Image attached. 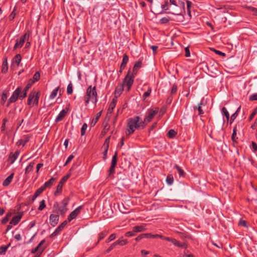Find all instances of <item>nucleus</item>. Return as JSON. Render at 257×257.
Masks as SVG:
<instances>
[{
    "label": "nucleus",
    "mask_w": 257,
    "mask_h": 257,
    "mask_svg": "<svg viewBox=\"0 0 257 257\" xmlns=\"http://www.w3.org/2000/svg\"><path fill=\"white\" fill-rule=\"evenodd\" d=\"M25 42L23 39H21V38L18 39L16 40V42L14 47V50L17 49L18 48H21L24 44Z\"/></svg>",
    "instance_id": "obj_27"
},
{
    "label": "nucleus",
    "mask_w": 257,
    "mask_h": 257,
    "mask_svg": "<svg viewBox=\"0 0 257 257\" xmlns=\"http://www.w3.org/2000/svg\"><path fill=\"white\" fill-rule=\"evenodd\" d=\"M177 134V132L174 130L172 129L169 131L167 136L169 138L173 139L176 137Z\"/></svg>",
    "instance_id": "obj_36"
},
{
    "label": "nucleus",
    "mask_w": 257,
    "mask_h": 257,
    "mask_svg": "<svg viewBox=\"0 0 257 257\" xmlns=\"http://www.w3.org/2000/svg\"><path fill=\"white\" fill-rule=\"evenodd\" d=\"M22 90V89L21 87H18L16 88L8 101L7 104V107H8L11 103L16 102L18 98L20 99V94L21 93Z\"/></svg>",
    "instance_id": "obj_8"
},
{
    "label": "nucleus",
    "mask_w": 257,
    "mask_h": 257,
    "mask_svg": "<svg viewBox=\"0 0 257 257\" xmlns=\"http://www.w3.org/2000/svg\"><path fill=\"white\" fill-rule=\"evenodd\" d=\"M8 70V60L7 57H5L3 60V64L2 67V72L6 73L7 72Z\"/></svg>",
    "instance_id": "obj_19"
},
{
    "label": "nucleus",
    "mask_w": 257,
    "mask_h": 257,
    "mask_svg": "<svg viewBox=\"0 0 257 257\" xmlns=\"http://www.w3.org/2000/svg\"><path fill=\"white\" fill-rule=\"evenodd\" d=\"M109 140H110V137L107 138L105 139L102 148H109Z\"/></svg>",
    "instance_id": "obj_56"
},
{
    "label": "nucleus",
    "mask_w": 257,
    "mask_h": 257,
    "mask_svg": "<svg viewBox=\"0 0 257 257\" xmlns=\"http://www.w3.org/2000/svg\"><path fill=\"white\" fill-rule=\"evenodd\" d=\"M27 92L28 91L24 89L23 91H22L21 94H20V99L22 100L25 98L27 95Z\"/></svg>",
    "instance_id": "obj_53"
},
{
    "label": "nucleus",
    "mask_w": 257,
    "mask_h": 257,
    "mask_svg": "<svg viewBox=\"0 0 257 257\" xmlns=\"http://www.w3.org/2000/svg\"><path fill=\"white\" fill-rule=\"evenodd\" d=\"M115 242L116 245L118 244L121 246H123L127 244L128 241L126 239H119L117 240H116Z\"/></svg>",
    "instance_id": "obj_39"
},
{
    "label": "nucleus",
    "mask_w": 257,
    "mask_h": 257,
    "mask_svg": "<svg viewBox=\"0 0 257 257\" xmlns=\"http://www.w3.org/2000/svg\"><path fill=\"white\" fill-rule=\"evenodd\" d=\"M59 216L57 214H52L50 216V223L52 226H55L58 223Z\"/></svg>",
    "instance_id": "obj_14"
},
{
    "label": "nucleus",
    "mask_w": 257,
    "mask_h": 257,
    "mask_svg": "<svg viewBox=\"0 0 257 257\" xmlns=\"http://www.w3.org/2000/svg\"><path fill=\"white\" fill-rule=\"evenodd\" d=\"M7 99V94L6 92H4L2 95L1 97V103L4 104Z\"/></svg>",
    "instance_id": "obj_49"
},
{
    "label": "nucleus",
    "mask_w": 257,
    "mask_h": 257,
    "mask_svg": "<svg viewBox=\"0 0 257 257\" xmlns=\"http://www.w3.org/2000/svg\"><path fill=\"white\" fill-rule=\"evenodd\" d=\"M166 182L168 184L171 185L174 182V178L172 175H168L166 178Z\"/></svg>",
    "instance_id": "obj_41"
},
{
    "label": "nucleus",
    "mask_w": 257,
    "mask_h": 257,
    "mask_svg": "<svg viewBox=\"0 0 257 257\" xmlns=\"http://www.w3.org/2000/svg\"><path fill=\"white\" fill-rule=\"evenodd\" d=\"M68 204V198L64 199L60 203L57 202H54L52 208V212L64 215L67 210V206Z\"/></svg>",
    "instance_id": "obj_3"
},
{
    "label": "nucleus",
    "mask_w": 257,
    "mask_h": 257,
    "mask_svg": "<svg viewBox=\"0 0 257 257\" xmlns=\"http://www.w3.org/2000/svg\"><path fill=\"white\" fill-rule=\"evenodd\" d=\"M40 78V74L39 72H36L34 76H33V79H32V81H34V83L36 82V81H38Z\"/></svg>",
    "instance_id": "obj_42"
},
{
    "label": "nucleus",
    "mask_w": 257,
    "mask_h": 257,
    "mask_svg": "<svg viewBox=\"0 0 257 257\" xmlns=\"http://www.w3.org/2000/svg\"><path fill=\"white\" fill-rule=\"evenodd\" d=\"M45 189L43 188V187L42 186L41 187L38 188L36 192H35V194L37 195L38 196H39Z\"/></svg>",
    "instance_id": "obj_54"
},
{
    "label": "nucleus",
    "mask_w": 257,
    "mask_h": 257,
    "mask_svg": "<svg viewBox=\"0 0 257 257\" xmlns=\"http://www.w3.org/2000/svg\"><path fill=\"white\" fill-rule=\"evenodd\" d=\"M124 88V87H123V85L118 84L115 89L114 97L113 98H116L117 99V98H118L122 93Z\"/></svg>",
    "instance_id": "obj_13"
},
{
    "label": "nucleus",
    "mask_w": 257,
    "mask_h": 257,
    "mask_svg": "<svg viewBox=\"0 0 257 257\" xmlns=\"http://www.w3.org/2000/svg\"><path fill=\"white\" fill-rule=\"evenodd\" d=\"M250 101L257 100V93L253 94L249 97Z\"/></svg>",
    "instance_id": "obj_64"
},
{
    "label": "nucleus",
    "mask_w": 257,
    "mask_h": 257,
    "mask_svg": "<svg viewBox=\"0 0 257 257\" xmlns=\"http://www.w3.org/2000/svg\"><path fill=\"white\" fill-rule=\"evenodd\" d=\"M63 185V184H62L61 183H60V182L59 183V184H58V185L57 186L56 190L54 193V195L55 196H57V195H59L62 192Z\"/></svg>",
    "instance_id": "obj_31"
},
{
    "label": "nucleus",
    "mask_w": 257,
    "mask_h": 257,
    "mask_svg": "<svg viewBox=\"0 0 257 257\" xmlns=\"http://www.w3.org/2000/svg\"><path fill=\"white\" fill-rule=\"evenodd\" d=\"M55 180V178L52 177L48 181H46L42 186L45 189L50 188L53 185Z\"/></svg>",
    "instance_id": "obj_20"
},
{
    "label": "nucleus",
    "mask_w": 257,
    "mask_h": 257,
    "mask_svg": "<svg viewBox=\"0 0 257 257\" xmlns=\"http://www.w3.org/2000/svg\"><path fill=\"white\" fill-rule=\"evenodd\" d=\"M87 128V125L86 123H84L81 129V135L83 136L85 134L86 130Z\"/></svg>",
    "instance_id": "obj_55"
},
{
    "label": "nucleus",
    "mask_w": 257,
    "mask_h": 257,
    "mask_svg": "<svg viewBox=\"0 0 257 257\" xmlns=\"http://www.w3.org/2000/svg\"><path fill=\"white\" fill-rule=\"evenodd\" d=\"M238 224L239 226H242L245 227H247L246 221L242 219H240L239 220Z\"/></svg>",
    "instance_id": "obj_60"
},
{
    "label": "nucleus",
    "mask_w": 257,
    "mask_h": 257,
    "mask_svg": "<svg viewBox=\"0 0 257 257\" xmlns=\"http://www.w3.org/2000/svg\"><path fill=\"white\" fill-rule=\"evenodd\" d=\"M117 99L116 98H113L110 102L107 111V116H109V117L110 116L114 108L115 107Z\"/></svg>",
    "instance_id": "obj_11"
},
{
    "label": "nucleus",
    "mask_w": 257,
    "mask_h": 257,
    "mask_svg": "<svg viewBox=\"0 0 257 257\" xmlns=\"http://www.w3.org/2000/svg\"><path fill=\"white\" fill-rule=\"evenodd\" d=\"M30 35V32L29 31H27L22 36L20 37L21 39H23L24 41H29Z\"/></svg>",
    "instance_id": "obj_38"
},
{
    "label": "nucleus",
    "mask_w": 257,
    "mask_h": 257,
    "mask_svg": "<svg viewBox=\"0 0 257 257\" xmlns=\"http://www.w3.org/2000/svg\"><path fill=\"white\" fill-rule=\"evenodd\" d=\"M117 162V152L116 151L112 158V160H111V166L108 171V172H109L108 177H110L111 174H113L114 173L115 168Z\"/></svg>",
    "instance_id": "obj_9"
},
{
    "label": "nucleus",
    "mask_w": 257,
    "mask_h": 257,
    "mask_svg": "<svg viewBox=\"0 0 257 257\" xmlns=\"http://www.w3.org/2000/svg\"><path fill=\"white\" fill-rule=\"evenodd\" d=\"M73 92V86L72 83L70 82L67 88V93L68 94H71Z\"/></svg>",
    "instance_id": "obj_50"
},
{
    "label": "nucleus",
    "mask_w": 257,
    "mask_h": 257,
    "mask_svg": "<svg viewBox=\"0 0 257 257\" xmlns=\"http://www.w3.org/2000/svg\"><path fill=\"white\" fill-rule=\"evenodd\" d=\"M135 234H136V233H135V232H134V230L133 229L132 231L126 232L125 233V236L126 237H131V236H135Z\"/></svg>",
    "instance_id": "obj_59"
},
{
    "label": "nucleus",
    "mask_w": 257,
    "mask_h": 257,
    "mask_svg": "<svg viewBox=\"0 0 257 257\" xmlns=\"http://www.w3.org/2000/svg\"><path fill=\"white\" fill-rule=\"evenodd\" d=\"M101 113H102V111H99V112H98L96 114L95 117L93 118L92 119L91 122L90 123L91 126H94L96 124V123L98 121L99 118L101 116Z\"/></svg>",
    "instance_id": "obj_26"
},
{
    "label": "nucleus",
    "mask_w": 257,
    "mask_h": 257,
    "mask_svg": "<svg viewBox=\"0 0 257 257\" xmlns=\"http://www.w3.org/2000/svg\"><path fill=\"white\" fill-rule=\"evenodd\" d=\"M59 89H60V86H58L57 88H56L55 89H54L52 91V92L51 93V94L49 96L50 99H54L56 97V96H57Z\"/></svg>",
    "instance_id": "obj_30"
},
{
    "label": "nucleus",
    "mask_w": 257,
    "mask_h": 257,
    "mask_svg": "<svg viewBox=\"0 0 257 257\" xmlns=\"http://www.w3.org/2000/svg\"><path fill=\"white\" fill-rule=\"evenodd\" d=\"M128 61V56L127 55V54H124L123 55V58L122 62L120 64L121 66H122V67H126V65Z\"/></svg>",
    "instance_id": "obj_37"
},
{
    "label": "nucleus",
    "mask_w": 257,
    "mask_h": 257,
    "mask_svg": "<svg viewBox=\"0 0 257 257\" xmlns=\"http://www.w3.org/2000/svg\"><path fill=\"white\" fill-rule=\"evenodd\" d=\"M146 225H142L140 226H135L133 227L134 232L135 233L141 232L146 230V228L145 227Z\"/></svg>",
    "instance_id": "obj_24"
},
{
    "label": "nucleus",
    "mask_w": 257,
    "mask_h": 257,
    "mask_svg": "<svg viewBox=\"0 0 257 257\" xmlns=\"http://www.w3.org/2000/svg\"><path fill=\"white\" fill-rule=\"evenodd\" d=\"M34 84V81H32V79H30L29 80L27 84L24 88V90L28 91L29 89L31 87L32 85Z\"/></svg>",
    "instance_id": "obj_46"
},
{
    "label": "nucleus",
    "mask_w": 257,
    "mask_h": 257,
    "mask_svg": "<svg viewBox=\"0 0 257 257\" xmlns=\"http://www.w3.org/2000/svg\"><path fill=\"white\" fill-rule=\"evenodd\" d=\"M46 207L45 201L42 200L40 202V205L38 207V210L40 211L43 210Z\"/></svg>",
    "instance_id": "obj_48"
},
{
    "label": "nucleus",
    "mask_w": 257,
    "mask_h": 257,
    "mask_svg": "<svg viewBox=\"0 0 257 257\" xmlns=\"http://www.w3.org/2000/svg\"><path fill=\"white\" fill-rule=\"evenodd\" d=\"M82 206H79L76 208L74 210L71 212L68 217V220L70 222L72 220L74 219L80 212V210L82 209Z\"/></svg>",
    "instance_id": "obj_10"
},
{
    "label": "nucleus",
    "mask_w": 257,
    "mask_h": 257,
    "mask_svg": "<svg viewBox=\"0 0 257 257\" xmlns=\"http://www.w3.org/2000/svg\"><path fill=\"white\" fill-rule=\"evenodd\" d=\"M11 216V213H7L6 216L2 220V223L3 224H6L9 220L10 217Z\"/></svg>",
    "instance_id": "obj_44"
},
{
    "label": "nucleus",
    "mask_w": 257,
    "mask_h": 257,
    "mask_svg": "<svg viewBox=\"0 0 257 257\" xmlns=\"http://www.w3.org/2000/svg\"><path fill=\"white\" fill-rule=\"evenodd\" d=\"M20 151L18 150L16 151L15 153H10L8 158L9 161L10 162V164H12L15 162V161L17 160Z\"/></svg>",
    "instance_id": "obj_16"
},
{
    "label": "nucleus",
    "mask_w": 257,
    "mask_h": 257,
    "mask_svg": "<svg viewBox=\"0 0 257 257\" xmlns=\"http://www.w3.org/2000/svg\"><path fill=\"white\" fill-rule=\"evenodd\" d=\"M45 242V240L43 239L42 240L38 245L37 247H36L34 248H33L31 250V253H35L37 251H40V254H41V253L44 251V250L46 248V246H43L42 247V245L43 244V243Z\"/></svg>",
    "instance_id": "obj_12"
},
{
    "label": "nucleus",
    "mask_w": 257,
    "mask_h": 257,
    "mask_svg": "<svg viewBox=\"0 0 257 257\" xmlns=\"http://www.w3.org/2000/svg\"><path fill=\"white\" fill-rule=\"evenodd\" d=\"M202 104V103H200L198 104V106H196L194 107V109H197L198 111V115H200L204 113V111L202 110L201 105Z\"/></svg>",
    "instance_id": "obj_47"
},
{
    "label": "nucleus",
    "mask_w": 257,
    "mask_h": 257,
    "mask_svg": "<svg viewBox=\"0 0 257 257\" xmlns=\"http://www.w3.org/2000/svg\"><path fill=\"white\" fill-rule=\"evenodd\" d=\"M71 174H68L66 176H64L61 181H60V183H61L62 184H64V183L68 180V179L70 177Z\"/></svg>",
    "instance_id": "obj_57"
},
{
    "label": "nucleus",
    "mask_w": 257,
    "mask_h": 257,
    "mask_svg": "<svg viewBox=\"0 0 257 257\" xmlns=\"http://www.w3.org/2000/svg\"><path fill=\"white\" fill-rule=\"evenodd\" d=\"M22 57L20 54H17L13 60V63H15L17 66H19L21 62Z\"/></svg>",
    "instance_id": "obj_29"
},
{
    "label": "nucleus",
    "mask_w": 257,
    "mask_h": 257,
    "mask_svg": "<svg viewBox=\"0 0 257 257\" xmlns=\"http://www.w3.org/2000/svg\"><path fill=\"white\" fill-rule=\"evenodd\" d=\"M14 173H12L10 176H9L3 182V185L4 186H8L12 182V180L14 178Z\"/></svg>",
    "instance_id": "obj_21"
},
{
    "label": "nucleus",
    "mask_w": 257,
    "mask_h": 257,
    "mask_svg": "<svg viewBox=\"0 0 257 257\" xmlns=\"http://www.w3.org/2000/svg\"><path fill=\"white\" fill-rule=\"evenodd\" d=\"M173 244L178 247L186 248L187 245L185 243H181L176 239L172 238L171 241Z\"/></svg>",
    "instance_id": "obj_22"
},
{
    "label": "nucleus",
    "mask_w": 257,
    "mask_h": 257,
    "mask_svg": "<svg viewBox=\"0 0 257 257\" xmlns=\"http://www.w3.org/2000/svg\"><path fill=\"white\" fill-rule=\"evenodd\" d=\"M108 234V231L106 230L102 231L98 234V241L95 243V245H96L99 242L103 239Z\"/></svg>",
    "instance_id": "obj_28"
},
{
    "label": "nucleus",
    "mask_w": 257,
    "mask_h": 257,
    "mask_svg": "<svg viewBox=\"0 0 257 257\" xmlns=\"http://www.w3.org/2000/svg\"><path fill=\"white\" fill-rule=\"evenodd\" d=\"M67 113V110L65 109L62 110L55 118V122H58L62 120Z\"/></svg>",
    "instance_id": "obj_18"
},
{
    "label": "nucleus",
    "mask_w": 257,
    "mask_h": 257,
    "mask_svg": "<svg viewBox=\"0 0 257 257\" xmlns=\"http://www.w3.org/2000/svg\"><path fill=\"white\" fill-rule=\"evenodd\" d=\"M127 128L125 131L127 137H129L133 134L136 130L143 129L146 127L144 121H143L142 118L139 116H135L130 118L127 120Z\"/></svg>",
    "instance_id": "obj_1"
},
{
    "label": "nucleus",
    "mask_w": 257,
    "mask_h": 257,
    "mask_svg": "<svg viewBox=\"0 0 257 257\" xmlns=\"http://www.w3.org/2000/svg\"><path fill=\"white\" fill-rule=\"evenodd\" d=\"M41 95V92L39 90L33 89L29 93L27 100V104L32 107L34 105L37 106Z\"/></svg>",
    "instance_id": "obj_4"
},
{
    "label": "nucleus",
    "mask_w": 257,
    "mask_h": 257,
    "mask_svg": "<svg viewBox=\"0 0 257 257\" xmlns=\"http://www.w3.org/2000/svg\"><path fill=\"white\" fill-rule=\"evenodd\" d=\"M245 8L250 11V12L253 13V15L255 16H257V9L250 7V6H245Z\"/></svg>",
    "instance_id": "obj_45"
},
{
    "label": "nucleus",
    "mask_w": 257,
    "mask_h": 257,
    "mask_svg": "<svg viewBox=\"0 0 257 257\" xmlns=\"http://www.w3.org/2000/svg\"><path fill=\"white\" fill-rule=\"evenodd\" d=\"M67 222L66 221H64L63 222L61 223L57 228L55 230L58 234L63 229L64 227L67 224Z\"/></svg>",
    "instance_id": "obj_32"
},
{
    "label": "nucleus",
    "mask_w": 257,
    "mask_h": 257,
    "mask_svg": "<svg viewBox=\"0 0 257 257\" xmlns=\"http://www.w3.org/2000/svg\"><path fill=\"white\" fill-rule=\"evenodd\" d=\"M177 85L176 84H174L171 88V94L173 95V94H175L177 92Z\"/></svg>",
    "instance_id": "obj_58"
},
{
    "label": "nucleus",
    "mask_w": 257,
    "mask_h": 257,
    "mask_svg": "<svg viewBox=\"0 0 257 257\" xmlns=\"http://www.w3.org/2000/svg\"><path fill=\"white\" fill-rule=\"evenodd\" d=\"M10 245L11 244L9 243L7 245H2L0 246V254H5Z\"/></svg>",
    "instance_id": "obj_35"
},
{
    "label": "nucleus",
    "mask_w": 257,
    "mask_h": 257,
    "mask_svg": "<svg viewBox=\"0 0 257 257\" xmlns=\"http://www.w3.org/2000/svg\"><path fill=\"white\" fill-rule=\"evenodd\" d=\"M158 110L159 108L158 107H156L154 109H151L148 110L144 120H143V121H144L145 123L146 127L148 123L151 122L155 116L158 113Z\"/></svg>",
    "instance_id": "obj_7"
},
{
    "label": "nucleus",
    "mask_w": 257,
    "mask_h": 257,
    "mask_svg": "<svg viewBox=\"0 0 257 257\" xmlns=\"http://www.w3.org/2000/svg\"><path fill=\"white\" fill-rule=\"evenodd\" d=\"M142 61L139 60L137 61L134 66L132 72L131 71V74L136 76L138 73V70L142 67Z\"/></svg>",
    "instance_id": "obj_17"
},
{
    "label": "nucleus",
    "mask_w": 257,
    "mask_h": 257,
    "mask_svg": "<svg viewBox=\"0 0 257 257\" xmlns=\"http://www.w3.org/2000/svg\"><path fill=\"white\" fill-rule=\"evenodd\" d=\"M236 132H237V125H236L233 129V133H232V136H231V140L233 143H237L236 140L238 138L237 137H236Z\"/></svg>",
    "instance_id": "obj_33"
},
{
    "label": "nucleus",
    "mask_w": 257,
    "mask_h": 257,
    "mask_svg": "<svg viewBox=\"0 0 257 257\" xmlns=\"http://www.w3.org/2000/svg\"><path fill=\"white\" fill-rule=\"evenodd\" d=\"M170 4L174 5L176 9L173 10V11H169L165 12L167 14H171L174 15H181L183 12L185 11V3L184 2H181L179 3V6L177 5L175 0H170Z\"/></svg>",
    "instance_id": "obj_6"
},
{
    "label": "nucleus",
    "mask_w": 257,
    "mask_h": 257,
    "mask_svg": "<svg viewBox=\"0 0 257 257\" xmlns=\"http://www.w3.org/2000/svg\"><path fill=\"white\" fill-rule=\"evenodd\" d=\"M22 215L23 213H20L17 215H16L15 216L13 217V218L10 221V224H12L13 225H16L17 224H18L19 222L20 221Z\"/></svg>",
    "instance_id": "obj_15"
},
{
    "label": "nucleus",
    "mask_w": 257,
    "mask_h": 257,
    "mask_svg": "<svg viewBox=\"0 0 257 257\" xmlns=\"http://www.w3.org/2000/svg\"><path fill=\"white\" fill-rule=\"evenodd\" d=\"M256 114H257V112H256V111L253 110L248 117L249 121H251L253 118Z\"/></svg>",
    "instance_id": "obj_63"
},
{
    "label": "nucleus",
    "mask_w": 257,
    "mask_h": 257,
    "mask_svg": "<svg viewBox=\"0 0 257 257\" xmlns=\"http://www.w3.org/2000/svg\"><path fill=\"white\" fill-rule=\"evenodd\" d=\"M221 112L223 115H225L227 120L229 119V114L227 110L225 107H223L221 109Z\"/></svg>",
    "instance_id": "obj_43"
},
{
    "label": "nucleus",
    "mask_w": 257,
    "mask_h": 257,
    "mask_svg": "<svg viewBox=\"0 0 257 257\" xmlns=\"http://www.w3.org/2000/svg\"><path fill=\"white\" fill-rule=\"evenodd\" d=\"M135 76V75L131 74V71L130 69L127 74L123 80L122 83L121 84L122 85H123L124 87H126L125 90L127 92H128L131 90V88L133 85Z\"/></svg>",
    "instance_id": "obj_5"
},
{
    "label": "nucleus",
    "mask_w": 257,
    "mask_h": 257,
    "mask_svg": "<svg viewBox=\"0 0 257 257\" xmlns=\"http://www.w3.org/2000/svg\"><path fill=\"white\" fill-rule=\"evenodd\" d=\"M174 168L177 170L179 175L180 177H185L186 176V173L183 169L177 165L174 166Z\"/></svg>",
    "instance_id": "obj_25"
},
{
    "label": "nucleus",
    "mask_w": 257,
    "mask_h": 257,
    "mask_svg": "<svg viewBox=\"0 0 257 257\" xmlns=\"http://www.w3.org/2000/svg\"><path fill=\"white\" fill-rule=\"evenodd\" d=\"M170 20V18L169 17H163L160 20V23L161 24H166L168 23Z\"/></svg>",
    "instance_id": "obj_51"
},
{
    "label": "nucleus",
    "mask_w": 257,
    "mask_h": 257,
    "mask_svg": "<svg viewBox=\"0 0 257 257\" xmlns=\"http://www.w3.org/2000/svg\"><path fill=\"white\" fill-rule=\"evenodd\" d=\"M171 6V4H169L168 1H165L164 4L161 6V8L163 9L164 11H167L169 9L170 7Z\"/></svg>",
    "instance_id": "obj_40"
},
{
    "label": "nucleus",
    "mask_w": 257,
    "mask_h": 257,
    "mask_svg": "<svg viewBox=\"0 0 257 257\" xmlns=\"http://www.w3.org/2000/svg\"><path fill=\"white\" fill-rule=\"evenodd\" d=\"M85 105H87L90 101L96 104L98 101L97 93L95 86H89L86 89V94L84 97Z\"/></svg>",
    "instance_id": "obj_2"
},
{
    "label": "nucleus",
    "mask_w": 257,
    "mask_h": 257,
    "mask_svg": "<svg viewBox=\"0 0 257 257\" xmlns=\"http://www.w3.org/2000/svg\"><path fill=\"white\" fill-rule=\"evenodd\" d=\"M30 137L26 136L24 139H21L17 143V145L24 146L30 140Z\"/></svg>",
    "instance_id": "obj_23"
},
{
    "label": "nucleus",
    "mask_w": 257,
    "mask_h": 257,
    "mask_svg": "<svg viewBox=\"0 0 257 257\" xmlns=\"http://www.w3.org/2000/svg\"><path fill=\"white\" fill-rule=\"evenodd\" d=\"M34 164V162H31L29 165L27 166L25 169V174H29L30 172L33 171Z\"/></svg>",
    "instance_id": "obj_34"
},
{
    "label": "nucleus",
    "mask_w": 257,
    "mask_h": 257,
    "mask_svg": "<svg viewBox=\"0 0 257 257\" xmlns=\"http://www.w3.org/2000/svg\"><path fill=\"white\" fill-rule=\"evenodd\" d=\"M16 10V8H15L14 10L13 11V12L10 15V16H9L10 20L12 21L14 19V18L16 16V13H15Z\"/></svg>",
    "instance_id": "obj_61"
},
{
    "label": "nucleus",
    "mask_w": 257,
    "mask_h": 257,
    "mask_svg": "<svg viewBox=\"0 0 257 257\" xmlns=\"http://www.w3.org/2000/svg\"><path fill=\"white\" fill-rule=\"evenodd\" d=\"M212 51H213V52H214L215 53V54L218 55H220V56H225V53L219 51V50H217L215 49H211Z\"/></svg>",
    "instance_id": "obj_62"
},
{
    "label": "nucleus",
    "mask_w": 257,
    "mask_h": 257,
    "mask_svg": "<svg viewBox=\"0 0 257 257\" xmlns=\"http://www.w3.org/2000/svg\"><path fill=\"white\" fill-rule=\"evenodd\" d=\"M151 92H152L151 88L149 87L148 90L146 92H145L143 94L144 99H146L147 97L150 96Z\"/></svg>",
    "instance_id": "obj_52"
}]
</instances>
